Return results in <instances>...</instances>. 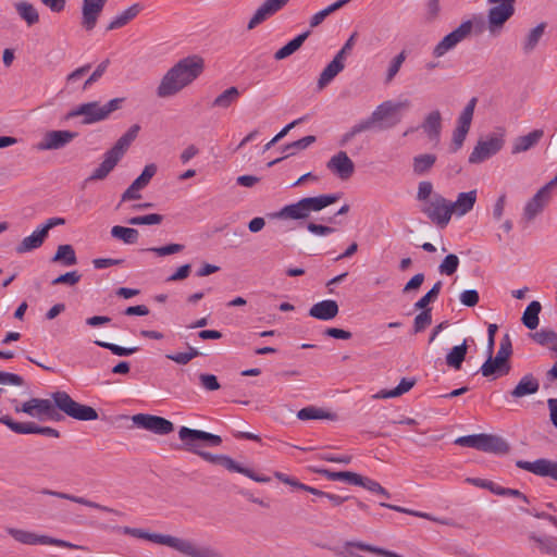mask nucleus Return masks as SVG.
Masks as SVG:
<instances>
[{
    "mask_svg": "<svg viewBox=\"0 0 557 557\" xmlns=\"http://www.w3.org/2000/svg\"><path fill=\"white\" fill-rule=\"evenodd\" d=\"M51 397L53 403L44 398H30L24 403L12 399L11 403L16 413L23 412L41 421L58 420L57 409L79 421L98 419V412L92 407L75 401L66 392H55Z\"/></svg>",
    "mask_w": 557,
    "mask_h": 557,
    "instance_id": "1",
    "label": "nucleus"
},
{
    "mask_svg": "<svg viewBox=\"0 0 557 557\" xmlns=\"http://www.w3.org/2000/svg\"><path fill=\"white\" fill-rule=\"evenodd\" d=\"M203 71V60L191 55L180 60L162 77L157 87L159 98L175 96L191 84Z\"/></svg>",
    "mask_w": 557,
    "mask_h": 557,
    "instance_id": "2",
    "label": "nucleus"
},
{
    "mask_svg": "<svg viewBox=\"0 0 557 557\" xmlns=\"http://www.w3.org/2000/svg\"><path fill=\"white\" fill-rule=\"evenodd\" d=\"M339 194H324L315 197L301 198L295 203L284 206L275 216L281 220H305L311 212H318L335 203Z\"/></svg>",
    "mask_w": 557,
    "mask_h": 557,
    "instance_id": "3",
    "label": "nucleus"
},
{
    "mask_svg": "<svg viewBox=\"0 0 557 557\" xmlns=\"http://www.w3.org/2000/svg\"><path fill=\"white\" fill-rule=\"evenodd\" d=\"M139 131L140 126L138 124L131 126L128 131L117 139L114 146L104 153L102 162L94 170L91 175L87 178V182L104 180L123 158L132 143L136 139Z\"/></svg>",
    "mask_w": 557,
    "mask_h": 557,
    "instance_id": "4",
    "label": "nucleus"
},
{
    "mask_svg": "<svg viewBox=\"0 0 557 557\" xmlns=\"http://www.w3.org/2000/svg\"><path fill=\"white\" fill-rule=\"evenodd\" d=\"M145 540L169 546L188 557H224V554L209 545L199 546L194 541L166 534L148 533Z\"/></svg>",
    "mask_w": 557,
    "mask_h": 557,
    "instance_id": "5",
    "label": "nucleus"
},
{
    "mask_svg": "<svg viewBox=\"0 0 557 557\" xmlns=\"http://www.w3.org/2000/svg\"><path fill=\"white\" fill-rule=\"evenodd\" d=\"M123 101L124 98H114L103 106L98 101L82 103L66 114V120L83 116L84 125L94 124L108 119L112 112L121 108Z\"/></svg>",
    "mask_w": 557,
    "mask_h": 557,
    "instance_id": "6",
    "label": "nucleus"
},
{
    "mask_svg": "<svg viewBox=\"0 0 557 557\" xmlns=\"http://www.w3.org/2000/svg\"><path fill=\"white\" fill-rule=\"evenodd\" d=\"M186 449L188 451H191V453L200 456L203 460H206V461H208L210 463L221 465L225 469H227L228 471L242 473V474L250 478L251 480H253L256 482H259V483H268V482H270V478L269 476L258 474L255 471H252L251 469L245 468V467L240 466L239 463H237L235 460H233L231 457H228L226 455H213V454H211L209 451H205V450H201V449L196 448V447H189V448H186Z\"/></svg>",
    "mask_w": 557,
    "mask_h": 557,
    "instance_id": "7",
    "label": "nucleus"
},
{
    "mask_svg": "<svg viewBox=\"0 0 557 557\" xmlns=\"http://www.w3.org/2000/svg\"><path fill=\"white\" fill-rule=\"evenodd\" d=\"M421 212L440 228L446 227L453 216L449 200L441 194H434L429 201L423 203Z\"/></svg>",
    "mask_w": 557,
    "mask_h": 557,
    "instance_id": "8",
    "label": "nucleus"
},
{
    "mask_svg": "<svg viewBox=\"0 0 557 557\" xmlns=\"http://www.w3.org/2000/svg\"><path fill=\"white\" fill-rule=\"evenodd\" d=\"M516 0H488V3L495 4L490 8L487 13V28L492 35H497L504 24L515 13Z\"/></svg>",
    "mask_w": 557,
    "mask_h": 557,
    "instance_id": "9",
    "label": "nucleus"
},
{
    "mask_svg": "<svg viewBox=\"0 0 557 557\" xmlns=\"http://www.w3.org/2000/svg\"><path fill=\"white\" fill-rule=\"evenodd\" d=\"M7 532L16 542L25 545H53L71 549L81 548V546L66 542L64 540L54 539L48 535H38L34 532L22 529L8 528Z\"/></svg>",
    "mask_w": 557,
    "mask_h": 557,
    "instance_id": "10",
    "label": "nucleus"
},
{
    "mask_svg": "<svg viewBox=\"0 0 557 557\" xmlns=\"http://www.w3.org/2000/svg\"><path fill=\"white\" fill-rule=\"evenodd\" d=\"M473 24L471 21L462 22L456 29L447 34L433 48L432 55L436 59L444 57L447 52L455 49L458 44L470 36Z\"/></svg>",
    "mask_w": 557,
    "mask_h": 557,
    "instance_id": "11",
    "label": "nucleus"
},
{
    "mask_svg": "<svg viewBox=\"0 0 557 557\" xmlns=\"http://www.w3.org/2000/svg\"><path fill=\"white\" fill-rule=\"evenodd\" d=\"M503 135L492 134L480 139L469 156V163L479 164L495 156L504 147Z\"/></svg>",
    "mask_w": 557,
    "mask_h": 557,
    "instance_id": "12",
    "label": "nucleus"
},
{
    "mask_svg": "<svg viewBox=\"0 0 557 557\" xmlns=\"http://www.w3.org/2000/svg\"><path fill=\"white\" fill-rule=\"evenodd\" d=\"M476 106V98H471L463 110L461 111L458 120H457V126L453 133L451 138V152L458 151L467 137V134L469 133V129L471 127V122L474 114V109Z\"/></svg>",
    "mask_w": 557,
    "mask_h": 557,
    "instance_id": "13",
    "label": "nucleus"
},
{
    "mask_svg": "<svg viewBox=\"0 0 557 557\" xmlns=\"http://www.w3.org/2000/svg\"><path fill=\"white\" fill-rule=\"evenodd\" d=\"M0 423L16 434H40L53 438L60 437V432L51 426H40L35 422H17L10 416L0 417Z\"/></svg>",
    "mask_w": 557,
    "mask_h": 557,
    "instance_id": "14",
    "label": "nucleus"
},
{
    "mask_svg": "<svg viewBox=\"0 0 557 557\" xmlns=\"http://www.w3.org/2000/svg\"><path fill=\"white\" fill-rule=\"evenodd\" d=\"M178 437L184 443L185 448H199V442H203L207 446L211 447L219 446L222 443V438L219 435L201 430L189 429L187 426L180 429Z\"/></svg>",
    "mask_w": 557,
    "mask_h": 557,
    "instance_id": "15",
    "label": "nucleus"
},
{
    "mask_svg": "<svg viewBox=\"0 0 557 557\" xmlns=\"http://www.w3.org/2000/svg\"><path fill=\"white\" fill-rule=\"evenodd\" d=\"M132 420L136 426L158 435H166L174 430V425L170 420L158 416L137 413L132 417Z\"/></svg>",
    "mask_w": 557,
    "mask_h": 557,
    "instance_id": "16",
    "label": "nucleus"
},
{
    "mask_svg": "<svg viewBox=\"0 0 557 557\" xmlns=\"http://www.w3.org/2000/svg\"><path fill=\"white\" fill-rule=\"evenodd\" d=\"M516 466L541 478H549L557 481V461L540 458L534 461L517 460Z\"/></svg>",
    "mask_w": 557,
    "mask_h": 557,
    "instance_id": "17",
    "label": "nucleus"
},
{
    "mask_svg": "<svg viewBox=\"0 0 557 557\" xmlns=\"http://www.w3.org/2000/svg\"><path fill=\"white\" fill-rule=\"evenodd\" d=\"M76 137L77 133L72 131H49L37 144V149L40 151L62 149Z\"/></svg>",
    "mask_w": 557,
    "mask_h": 557,
    "instance_id": "18",
    "label": "nucleus"
},
{
    "mask_svg": "<svg viewBox=\"0 0 557 557\" xmlns=\"http://www.w3.org/2000/svg\"><path fill=\"white\" fill-rule=\"evenodd\" d=\"M108 0H83L82 26L86 30H92Z\"/></svg>",
    "mask_w": 557,
    "mask_h": 557,
    "instance_id": "19",
    "label": "nucleus"
},
{
    "mask_svg": "<svg viewBox=\"0 0 557 557\" xmlns=\"http://www.w3.org/2000/svg\"><path fill=\"white\" fill-rule=\"evenodd\" d=\"M326 168L343 181L351 177L355 164L345 151L334 154L326 163Z\"/></svg>",
    "mask_w": 557,
    "mask_h": 557,
    "instance_id": "20",
    "label": "nucleus"
},
{
    "mask_svg": "<svg viewBox=\"0 0 557 557\" xmlns=\"http://www.w3.org/2000/svg\"><path fill=\"white\" fill-rule=\"evenodd\" d=\"M289 0H265L255 12L250 21L248 22V29H253L262 22L274 15L276 12L282 10Z\"/></svg>",
    "mask_w": 557,
    "mask_h": 557,
    "instance_id": "21",
    "label": "nucleus"
},
{
    "mask_svg": "<svg viewBox=\"0 0 557 557\" xmlns=\"http://www.w3.org/2000/svg\"><path fill=\"white\" fill-rule=\"evenodd\" d=\"M41 494L44 495H49V496H53V497H58V498H61V499H66V500H70V502H73V503H76V504H81V505H84L86 507H90V508H94V509H98V510H101V511H104V512H110V513H113L115 516H119V517H122L123 516V512L114 509V508H110V507H107V506H103L101 504H98V503H95L92 500H89L85 497H82V496H75L73 494H67V493H64V492H58V491H53V490H49V488H42L40 491Z\"/></svg>",
    "mask_w": 557,
    "mask_h": 557,
    "instance_id": "22",
    "label": "nucleus"
},
{
    "mask_svg": "<svg viewBox=\"0 0 557 557\" xmlns=\"http://www.w3.org/2000/svg\"><path fill=\"white\" fill-rule=\"evenodd\" d=\"M411 106V102L409 99H404L400 101H392L386 100L379 104L375 110L372 112L373 119L377 120L380 123V127L382 126V123L386 121L387 119L392 117L396 112L400 110L409 109Z\"/></svg>",
    "mask_w": 557,
    "mask_h": 557,
    "instance_id": "23",
    "label": "nucleus"
},
{
    "mask_svg": "<svg viewBox=\"0 0 557 557\" xmlns=\"http://www.w3.org/2000/svg\"><path fill=\"white\" fill-rule=\"evenodd\" d=\"M476 198L478 193L475 189L458 194L455 201H449L451 215L455 214L456 216L461 218L469 213L473 209Z\"/></svg>",
    "mask_w": 557,
    "mask_h": 557,
    "instance_id": "24",
    "label": "nucleus"
},
{
    "mask_svg": "<svg viewBox=\"0 0 557 557\" xmlns=\"http://www.w3.org/2000/svg\"><path fill=\"white\" fill-rule=\"evenodd\" d=\"M550 194L539 189L537 193L525 203L523 216L527 221H532L539 215L550 200Z\"/></svg>",
    "mask_w": 557,
    "mask_h": 557,
    "instance_id": "25",
    "label": "nucleus"
},
{
    "mask_svg": "<svg viewBox=\"0 0 557 557\" xmlns=\"http://www.w3.org/2000/svg\"><path fill=\"white\" fill-rule=\"evenodd\" d=\"M479 450L493 454H506L509 451L508 443L500 436L480 434Z\"/></svg>",
    "mask_w": 557,
    "mask_h": 557,
    "instance_id": "26",
    "label": "nucleus"
},
{
    "mask_svg": "<svg viewBox=\"0 0 557 557\" xmlns=\"http://www.w3.org/2000/svg\"><path fill=\"white\" fill-rule=\"evenodd\" d=\"M338 314V305L335 300H322L314 304L310 310L309 315L322 321L334 319Z\"/></svg>",
    "mask_w": 557,
    "mask_h": 557,
    "instance_id": "27",
    "label": "nucleus"
},
{
    "mask_svg": "<svg viewBox=\"0 0 557 557\" xmlns=\"http://www.w3.org/2000/svg\"><path fill=\"white\" fill-rule=\"evenodd\" d=\"M510 363L505 362L502 360V358H497L496 356L493 357L488 356L486 361L482 364L480 371L483 376L490 377L494 375L495 377L507 375L510 372Z\"/></svg>",
    "mask_w": 557,
    "mask_h": 557,
    "instance_id": "28",
    "label": "nucleus"
},
{
    "mask_svg": "<svg viewBox=\"0 0 557 557\" xmlns=\"http://www.w3.org/2000/svg\"><path fill=\"white\" fill-rule=\"evenodd\" d=\"M377 125L380 126V123L377 122V120L373 119V114L371 113L369 117L360 120L355 125H352L346 133H344L338 141V145L344 147L348 143H350L352 138L356 137L357 135L363 132H368Z\"/></svg>",
    "mask_w": 557,
    "mask_h": 557,
    "instance_id": "29",
    "label": "nucleus"
},
{
    "mask_svg": "<svg viewBox=\"0 0 557 557\" xmlns=\"http://www.w3.org/2000/svg\"><path fill=\"white\" fill-rule=\"evenodd\" d=\"M539 388V380L534 377L533 374H525L510 392V395L513 398H521L537 393Z\"/></svg>",
    "mask_w": 557,
    "mask_h": 557,
    "instance_id": "30",
    "label": "nucleus"
},
{
    "mask_svg": "<svg viewBox=\"0 0 557 557\" xmlns=\"http://www.w3.org/2000/svg\"><path fill=\"white\" fill-rule=\"evenodd\" d=\"M345 67V62L339 58L334 59L324 67L318 79L319 89L326 87Z\"/></svg>",
    "mask_w": 557,
    "mask_h": 557,
    "instance_id": "31",
    "label": "nucleus"
},
{
    "mask_svg": "<svg viewBox=\"0 0 557 557\" xmlns=\"http://www.w3.org/2000/svg\"><path fill=\"white\" fill-rule=\"evenodd\" d=\"M47 235L41 227L35 230L29 236H26L15 248L17 253H26L39 248Z\"/></svg>",
    "mask_w": 557,
    "mask_h": 557,
    "instance_id": "32",
    "label": "nucleus"
},
{
    "mask_svg": "<svg viewBox=\"0 0 557 557\" xmlns=\"http://www.w3.org/2000/svg\"><path fill=\"white\" fill-rule=\"evenodd\" d=\"M315 140H317L315 136L309 135V136H305V137L298 139L296 141L285 145L283 147V152L285 153V156L269 162L268 166L271 168L274 164L282 161L283 159H285L289 156L296 154L298 151L304 150V149L308 148L310 145H312L313 143H315Z\"/></svg>",
    "mask_w": 557,
    "mask_h": 557,
    "instance_id": "33",
    "label": "nucleus"
},
{
    "mask_svg": "<svg viewBox=\"0 0 557 557\" xmlns=\"http://www.w3.org/2000/svg\"><path fill=\"white\" fill-rule=\"evenodd\" d=\"M421 127L430 139H437L442 128V116L438 110L430 112Z\"/></svg>",
    "mask_w": 557,
    "mask_h": 557,
    "instance_id": "34",
    "label": "nucleus"
},
{
    "mask_svg": "<svg viewBox=\"0 0 557 557\" xmlns=\"http://www.w3.org/2000/svg\"><path fill=\"white\" fill-rule=\"evenodd\" d=\"M468 351V338L460 345L454 346L446 355V364L455 370H460Z\"/></svg>",
    "mask_w": 557,
    "mask_h": 557,
    "instance_id": "35",
    "label": "nucleus"
},
{
    "mask_svg": "<svg viewBox=\"0 0 557 557\" xmlns=\"http://www.w3.org/2000/svg\"><path fill=\"white\" fill-rule=\"evenodd\" d=\"M140 12V5L135 3L119 13L113 20L108 24L107 30L119 29L128 24L133 18H135Z\"/></svg>",
    "mask_w": 557,
    "mask_h": 557,
    "instance_id": "36",
    "label": "nucleus"
},
{
    "mask_svg": "<svg viewBox=\"0 0 557 557\" xmlns=\"http://www.w3.org/2000/svg\"><path fill=\"white\" fill-rule=\"evenodd\" d=\"M543 135L544 132L542 129H534L528 135L518 137L512 147V153H520L531 149L540 141Z\"/></svg>",
    "mask_w": 557,
    "mask_h": 557,
    "instance_id": "37",
    "label": "nucleus"
},
{
    "mask_svg": "<svg viewBox=\"0 0 557 557\" xmlns=\"http://www.w3.org/2000/svg\"><path fill=\"white\" fill-rule=\"evenodd\" d=\"M416 384V380L404 377L399 384L393 389H382L374 394L372 397L374 399H386L401 396L403 394L409 392Z\"/></svg>",
    "mask_w": 557,
    "mask_h": 557,
    "instance_id": "38",
    "label": "nucleus"
},
{
    "mask_svg": "<svg viewBox=\"0 0 557 557\" xmlns=\"http://www.w3.org/2000/svg\"><path fill=\"white\" fill-rule=\"evenodd\" d=\"M532 339L539 345L554 351L557 350V333L549 329H542L531 334Z\"/></svg>",
    "mask_w": 557,
    "mask_h": 557,
    "instance_id": "39",
    "label": "nucleus"
},
{
    "mask_svg": "<svg viewBox=\"0 0 557 557\" xmlns=\"http://www.w3.org/2000/svg\"><path fill=\"white\" fill-rule=\"evenodd\" d=\"M436 156L433 153L418 154L412 159V170L416 175L426 174L435 164Z\"/></svg>",
    "mask_w": 557,
    "mask_h": 557,
    "instance_id": "40",
    "label": "nucleus"
},
{
    "mask_svg": "<svg viewBox=\"0 0 557 557\" xmlns=\"http://www.w3.org/2000/svg\"><path fill=\"white\" fill-rule=\"evenodd\" d=\"M309 34H310L309 32H305V33L298 35L297 37H295L289 42H287L285 46H283L281 49H278L274 53V59L283 60V59H286L287 57L292 55L294 52H296L302 46L305 40L308 38Z\"/></svg>",
    "mask_w": 557,
    "mask_h": 557,
    "instance_id": "41",
    "label": "nucleus"
},
{
    "mask_svg": "<svg viewBox=\"0 0 557 557\" xmlns=\"http://www.w3.org/2000/svg\"><path fill=\"white\" fill-rule=\"evenodd\" d=\"M240 92L237 87H230L219 95L212 102L213 108L227 109L232 104L236 103Z\"/></svg>",
    "mask_w": 557,
    "mask_h": 557,
    "instance_id": "42",
    "label": "nucleus"
},
{
    "mask_svg": "<svg viewBox=\"0 0 557 557\" xmlns=\"http://www.w3.org/2000/svg\"><path fill=\"white\" fill-rule=\"evenodd\" d=\"M541 309L542 306L536 300H533L528 305L522 315V323L525 325V327L529 330H535L537 327Z\"/></svg>",
    "mask_w": 557,
    "mask_h": 557,
    "instance_id": "43",
    "label": "nucleus"
},
{
    "mask_svg": "<svg viewBox=\"0 0 557 557\" xmlns=\"http://www.w3.org/2000/svg\"><path fill=\"white\" fill-rule=\"evenodd\" d=\"M15 9L20 17L24 20L28 26L39 22L38 11L33 4L26 1H21L15 3Z\"/></svg>",
    "mask_w": 557,
    "mask_h": 557,
    "instance_id": "44",
    "label": "nucleus"
},
{
    "mask_svg": "<svg viewBox=\"0 0 557 557\" xmlns=\"http://www.w3.org/2000/svg\"><path fill=\"white\" fill-rule=\"evenodd\" d=\"M111 235L127 245L137 243L139 238V233L136 228L120 225H115L111 228Z\"/></svg>",
    "mask_w": 557,
    "mask_h": 557,
    "instance_id": "45",
    "label": "nucleus"
},
{
    "mask_svg": "<svg viewBox=\"0 0 557 557\" xmlns=\"http://www.w3.org/2000/svg\"><path fill=\"white\" fill-rule=\"evenodd\" d=\"M53 262H62L64 265H74L77 258L74 248L71 245H60L52 258Z\"/></svg>",
    "mask_w": 557,
    "mask_h": 557,
    "instance_id": "46",
    "label": "nucleus"
},
{
    "mask_svg": "<svg viewBox=\"0 0 557 557\" xmlns=\"http://www.w3.org/2000/svg\"><path fill=\"white\" fill-rule=\"evenodd\" d=\"M351 0H338L332 4H330L329 7H326L325 9L317 12L315 14L312 15V17L310 18V26L311 27H317L319 26L330 14L334 13L335 11L342 9L344 5H346L348 2H350Z\"/></svg>",
    "mask_w": 557,
    "mask_h": 557,
    "instance_id": "47",
    "label": "nucleus"
},
{
    "mask_svg": "<svg viewBox=\"0 0 557 557\" xmlns=\"http://www.w3.org/2000/svg\"><path fill=\"white\" fill-rule=\"evenodd\" d=\"M545 24H539L534 28L530 30L524 42H523V50L525 53H530L534 50V48L537 46L541 37L544 34Z\"/></svg>",
    "mask_w": 557,
    "mask_h": 557,
    "instance_id": "48",
    "label": "nucleus"
},
{
    "mask_svg": "<svg viewBox=\"0 0 557 557\" xmlns=\"http://www.w3.org/2000/svg\"><path fill=\"white\" fill-rule=\"evenodd\" d=\"M317 472L322 474V475H324L329 480H332V481H346V482H348L349 484H352V485L356 484L357 478L359 475L358 473L350 472V471L334 472V471H330L327 469L318 470Z\"/></svg>",
    "mask_w": 557,
    "mask_h": 557,
    "instance_id": "49",
    "label": "nucleus"
},
{
    "mask_svg": "<svg viewBox=\"0 0 557 557\" xmlns=\"http://www.w3.org/2000/svg\"><path fill=\"white\" fill-rule=\"evenodd\" d=\"M355 485L362 486L363 488H366L372 493L380 494L386 498H389V496H391L389 493L379 482H376L370 478L362 476L360 474L358 475Z\"/></svg>",
    "mask_w": 557,
    "mask_h": 557,
    "instance_id": "50",
    "label": "nucleus"
},
{
    "mask_svg": "<svg viewBox=\"0 0 557 557\" xmlns=\"http://www.w3.org/2000/svg\"><path fill=\"white\" fill-rule=\"evenodd\" d=\"M297 418L302 421L312 419H330L331 414L320 408L309 406L300 409L297 412Z\"/></svg>",
    "mask_w": 557,
    "mask_h": 557,
    "instance_id": "51",
    "label": "nucleus"
},
{
    "mask_svg": "<svg viewBox=\"0 0 557 557\" xmlns=\"http://www.w3.org/2000/svg\"><path fill=\"white\" fill-rule=\"evenodd\" d=\"M95 344L99 347L109 349L113 355L123 357V356H131L138 351V347H122L112 343L102 342V341H95Z\"/></svg>",
    "mask_w": 557,
    "mask_h": 557,
    "instance_id": "52",
    "label": "nucleus"
},
{
    "mask_svg": "<svg viewBox=\"0 0 557 557\" xmlns=\"http://www.w3.org/2000/svg\"><path fill=\"white\" fill-rule=\"evenodd\" d=\"M530 539L537 543L542 553L545 554H557V540L554 537H540L535 534H531Z\"/></svg>",
    "mask_w": 557,
    "mask_h": 557,
    "instance_id": "53",
    "label": "nucleus"
},
{
    "mask_svg": "<svg viewBox=\"0 0 557 557\" xmlns=\"http://www.w3.org/2000/svg\"><path fill=\"white\" fill-rule=\"evenodd\" d=\"M459 267V258L454 255H447L438 265V271L444 275H453Z\"/></svg>",
    "mask_w": 557,
    "mask_h": 557,
    "instance_id": "54",
    "label": "nucleus"
},
{
    "mask_svg": "<svg viewBox=\"0 0 557 557\" xmlns=\"http://www.w3.org/2000/svg\"><path fill=\"white\" fill-rule=\"evenodd\" d=\"M442 288V282H436L433 287L423 296L421 297L416 304V309H426L428 305L432 301H434Z\"/></svg>",
    "mask_w": 557,
    "mask_h": 557,
    "instance_id": "55",
    "label": "nucleus"
},
{
    "mask_svg": "<svg viewBox=\"0 0 557 557\" xmlns=\"http://www.w3.org/2000/svg\"><path fill=\"white\" fill-rule=\"evenodd\" d=\"M163 216L158 213H150L147 215H138L131 218L127 223L131 225H154L160 224Z\"/></svg>",
    "mask_w": 557,
    "mask_h": 557,
    "instance_id": "56",
    "label": "nucleus"
},
{
    "mask_svg": "<svg viewBox=\"0 0 557 557\" xmlns=\"http://www.w3.org/2000/svg\"><path fill=\"white\" fill-rule=\"evenodd\" d=\"M405 60H406V53H405V51H401L391 61L389 66L387 69L385 83L388 84L394 79V77L399 72Z\"/></svg>",
    "mask_w": 557,
    "mask_h": 557,
    "instance_id": "57",
    "label": "nucleus"
},
{
    "mask_svg": "<svg viewBox=\"0 0 557 557\" xmlns=\"http://www.w3.org/2000/svg\"><path fill=\"white\" fill-rule=\"evenodd\" d=\"M432 322L431 308L423 309L422 312L416 315L413 321L414 333H420L425 330Z\"/></svg>",
    "mask_w": 557,
    "mask_h": 557,
    "instance_id": "58",
    "label": "nucleus"
},
{
    "mask_svg": "<svg viewBox=\"0 0 557 557\" xmlns=\"http://www.w3.org/2000/svg\"><path fill=\"white\" fill-rule=\"evenodd\" d=\"M157 170L158 168L154 163L147 164L141 174L135 180L136 184L139 185L143 189L146 188L151 178L156 175Z\"/></svg>",
    "mask_w": 557,
    "mask_h": 557,
    "instance_id": "59",
    "label": "nucleus"
},
{
    "mask_svg": "<svg viewBox=\"0 0 557 557\" xmlns=\"http://www.w3.org/2000/svg\"><path fill=\"white\" fill-rule=\"evenodd\" d=\"M433 185L429 181L420 182L418 185L417 200L425 203L433 196Z\"/></svg>",
    "mask_w": 557,
    "mask_h": 557,
    "instance_id": "60",
    "label": "nucleus"
},
{
    "mask_svg": "<svg viewBox=\"0 0 557 557\" xmlns=\"http://www.w3.org/2000/svg\"><path fill=\"white\" fill-rule=\"evenodd\" d=\"M184 249V246L181 244H170L162 247H151L148 248L147 251L154 252L159 257H164L173 253L181 252Z\"/></svg>",
    "mask_w": 557,
    "mask_h": 557,
    "instance_id": "61",
    "label": "nucleus"
},
{
    "mask_svg": "<svg viewBox=\"0 0 557 557\" xmlns=\"http://www.w3.org/2000/svg\"><path fill=\"white\" fill-rule=\"evenodd\" d=\"M200 385L209 392L218 391L220 383L214 374L201 373L199 375Z\"/></svg>",
    "mask_w": 557,
    "mask_h": 557,
    "instance_id": "62",
    "label": "nucleus"
},
{
    "mask_svg": "<svg viewBox=\"0 0 557 557\" xmlns=\"http://www.w3.org/2000/svg\"><path fill=\"white\" fill-rule=\"evenodd\" d=\"M140 190H143V188L139 185H137L134 181L128 186V188L122 194L121 202L119 203L117 208L121 206L122 202L140 199Z\"/></svg>",
    "mask_w": 557,
    "mask_h": 557,
    "instance_id": "63",
    "label": "nucleus"
},
{
    "mask_svg": "<svg viewBox=\"0 0 557 557\" xmlns=\"http://www.w3.org/2000/svg\"><path fill=\"white\" fill-rule=\"evenodd\" d=\"M460 302L467 307H474L480 300L479 293L475 289H466L459 296Z\"/></svg>",
    "mask_w": 557,
    "mask_h": 557,
    "instance_id": "64",
    "label": "nucleus"
}]
</instances>
